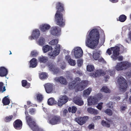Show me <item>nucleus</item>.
Segmentation results:
<instances>
[{
    "label": "nucleus",
    "instance_id": "nucleus-1",
    "mask_svg": "<svg viewBox=\"0 0 131 131\" xmlns=\"http://www.w3.org/2000/svg\"><path fill=\"white\" fill-rule=\"evenodd\" d=\"M100 38L99 32L96 29H92L88 36L86 45L88 47L94 49L98 45Z\"/></svg>",
    "mask_w": 131,
    "mask_h": 131
},
{
    "label": "nucleus",
    "instance_id": "nucleus-2",
    "mask_svg": "<svg viewBox=\"0 0 131 131\" xmlns=\"http://www.w3.org/2000/svg\"><path fill=\"white\" fill-rule=\"evenodd\" d=\"M56 6L57 10L54 17L55 22L56 24L60 27H63L65 23V20L63 18V14L65 13L64 4L58 2L56 3Z\"/></svg>",
    "mask_w": 131,
    "mask_h": 131
},
{
    "label": "nucleus",
    "instance_id": "nucleus-3",
    "mask_svg": "<svg viewBox=\"0 0 131 131\" xmlns=\"http://www.w3.org/2000/svg\"><path fill=\"white\" fill-rule=\"evenodd\" d=\"M58 40L55 39L49 42V44L51 45H56L55 49L53 51L48 53V55L50 56V58L54 59L55 57L59 54L60 50V45L58 44Z\"/></svg>",
    "mask_w": 131,
    "mask_h": 131
},
{
    "label": "nucleus",
    "instance_id": "nucleus-4",
    "mask_svg": "<svg viewBox=\"0 0 131 131\" xmlns=\"http://www.w3.org/2000/svg\"><path fill=\"white\" fill-rule=\"evenodd\" d=\"M130 64L127 61H122L118 62L115 67V69L117 71L125 70L130 67Z\"/></svg>",
    "mask_w": 131,
    "mask_h": 131
},
{
    "label": "nucleus",
    "instance_id": "nucleus-5",
    "mask_svg": "<svg viewBox=\"0 0 131 131\" xmlns=\"http://www.w3.org/2000/svg\"><path fill=\"white\" fill-rule=\"evenodd\" d=\"M118 82L121 91L125 92L126 91L127 87V84L126 80L123 77L119 78L118 80Z\"/></svg>",
    "mask_w": 131,
    "mask_h": 131
},
{
    "label": "nucleus",
    "instance_id": "nucleus-6",
    "mask_svg": "<svg viewBox=\"0 0 131 131\" xmlns=\"http://www.w3.org/2000/svg\"><path fill=\"white\" fill-rule=\"evenodd\" d=\"M49 123L52 125L59 124L61 122V118L60 116L57 115H51L49 118Z\"/></svg>",
    "mask_w": 131,
    "mask_h": 131
},
{
    "label": "nucleus",
    "instance_id": "nucleus-7",
    "mask_svg": "<svg viewBox=\"0 0 131 131\" xmlns=\"http://www.w3.org/2000/svg\"><path fill=\"white\" fill-rule=\"evenodd\" d=\"M81 81V79L79 77H76L74 78V80L69 83L68 87L70 89H77L78 83Z\"/></svg>",
    "mask_w": 131,
    "mask_h": 131
},
{
    "label": "nucleus",
    "instance_id": "nucleus-8",
    "mask_svg": "<svg viewBox=\"0 0 131 131\" xmlns=\"http://www.w3.org/2000/svg\"><path fill=\"white\" fill-rule=\"evenodd\" d=\"M110 49L113 51V55L111 56V57L114 60H116L117 59V56L119 54L120 48L119 47L116 46L111 47Z\"/></svg>",
    "mask_w": 131,
    "mask_h": 131
},
{
    "label": "nucleus",
    "instance_id": "nucleus-9",
    "mask_svg": "<svg viewBox=\"0 0 131 131\" xmlns=\"http://www.w3.org/2000/svg\"><path fill=\"white\" fill-rule=\"evenodd\" d=\"M26 119L28 125L32 129L37 125L31 116H27Z\"/></svg>",
    "mask_w": 131,
    "mask_h": 131
},
{
    "label": "nucleus",
    "instance_id": "nucleus-10",
    "mask_svg": "<svg viewBox=\"0 0 131 131\" xmlns=\"http://www.w3.org/2000/svg\"><path fill=\"white\" fill-rule=\"evenodd\" d=\"M88 81L82 80L78 83L77 90L79 91H82L84 90V88L88 85Z\"/></svg>",
    "mask_w": 131,
    "mask_h": 131
},
{
    "label": "nucleus",
    "instance_id": "nucleus-11",
    "mask_svg": "<svg viewBox=\"0 0 131 131\" xmlns=\"http://www.w3.org/2000/svg\"><path fill=\"white\" fill-rule=\"evenodd\" d=\"M74 55L76 58H80L83 54V51L80 47L75 48L74 49Z\"/></svg>",
    "mask_w": 131,
    "mask_h": 131
},
{
    "label": "nucleus",
    "instance_id": "nucleus-12",
    "mask_svg": "<svg viewBox=\"0 0 131 131\" xmlns=\"http://www.w3.org/2000/svg\"><path fill=\"white\" fill-rule=\"evenodd\" d=\"M56 64L54 62H52L51 63L49 64L48 66L49 69L53 72L54 74H57L59 72V68L56 67Z\"/></svg>",
    "mask_w": 131,
    "mask_h": 131
},
{
    "label": "nucleus",
    "instance_id": "nucleus-13",
    "mask_svg": "<svg viewBox=\"0 0 131 131\" xmlns=\"http://www.w3.org/2000/svg\"><path fill=\"white\" fill-rule=\"evenodd\" d=\"M89 118L88 116L78 117L75 118L76 121L79 125H81L85 123Z\"/></svg>",
    "mask_w": 131,
    "mask_h": 131
},
{
    "label": "nucleus",
    "instance_id": "nucleus-14",
    "mask_svg": "<svg viewBox=\"0 0 131 131\" xmlns=\"http://www.w3.org/2000/svg\"><path fill=\"white\" fill-rule=\"evenodd\" d=\"M40 34L39 30L38 29H35L33 30L31 36L29 37V39L32 40L38 38Z\"/></svg>",
    "mask_w": 131,
    "mask_h": 131
},
{
    "label": "nucleus",
    "instance_id": "nucleus-15",
    "mask_svg": "<svg viewBox=\"0 0 131 131\" xmlns=\"http://www.w3.org/2000/svg\"><path fill=\"white\" fill-rule=\"evenodd\" d=\"M68 98L66 95L60 97L58 100V105L59 106H61L65 104L68 101Z\"/></svg>",
    "mask_w": 131,
    "mask_h": 131
},
{
    "label": "nucleus",
    "instance_id": "nucleus-16",
    "mask_svg": "<svg viewBox=\"0 0 131 131\" xmlns=\"http://www.w3.org/2000/svg\"><path fill=\"white\" fill-rule=\"evenodd\" d=\"M106 73L101 70H97L94 72L90 74V76L94 78L99 77L101 75L103 76Z\"/></svg>",
    "mask_w": 131,
    "mask_h": 131
},
{
    "label": "nucleus",
    "instance_id": "nucleus-17",
    "mask_svg": "<svg viewBox=\"0 0 131 131\" xmlns=\"http://www.w3.org/2000/svg\"><path fill=\"white\" fill-rule=\"evenodd\" d=\"M14 128L17 129H21L23 123L21 121L20 119L16 120L13 123Z\"/></svg>",
    "mask_w": 131,
    "mask_h": 131
},
{
    "label": "nucleus",
    "instance_id": "nucleus-18",
    "mask_svg": "<svg viewBox=\"0 0 131 131\" xmlns=\"http://www.w3.org/2000/svg\"><path fill=\"white\" fill-rule=\"evenodd\" d=\"M46 92L48 93H51L53 92V86L51 84L48 83L44 85Z\"/></svg>",
    "mask_w": 131,
    "mask_h": 131
},
{
    "label": "nucleus",
    "instance_id": "nucleus-19",
    "mask_svg": "<svg viewBox=\"0 0 131 131\" xmlns=\"http://www.w3.org/2000/svg\"><path fill=\"white\" fill-rule=\"evenodd\" d=\"M61 30V28L58 27H53L51 30V33L53 35L57 36L59 35Z\"/></svg>",
    "mask_w": 131,
    "mask_h": 131
},
{
    "label": "nucleus",
    "instance_id": "nucleus-20",
    "mask_svg": "<svg viewBox=\"0 0 131 131\" xmlns=\"http://www.w3.org/2000/svg\"><path fill=\"white\" fill-rule=\"evenodd\" d=\"M89 105H94L97 104L98 102L97 99L95 97H90L88 100Z\"/></svg>",
    "mask_w": 131,
    "mask_h": 131
},
{
    "label": "nucleus",
    "instance_id": "nucleus-21",
    "mask_svg": "<svg viewBox=\"0 0 131 131\" xmlns=\"http://www.w3.org/2000/svg\"><path fill=\"white\" fill-rule=\"evenodd\" d=\"M73 101L75 104L79 106L82 105L83 104V102L81 100V98L77 96H76L73 98Z\"/></svg>",
    "mask_w": 131,
    "mask_h": 131
},
{
    "label": "nucleus",
    "instance_id": "nucleus-22",
    "mask_svg": "<svg viewBox=\"0 0 131 131\" xmlns=\"http://www.w3.org/2000/svg\"><path fill=\"white\" fill-rule=\"evenodd\" d=\"M54 80L57 82H59L62 84L66 85L67 83L66 79L62 76L56 77L54 79Z\"/></svg>",
    "mask_w": 131,
    "mask_h": 131
},
{
    "label": "nucleus",
    "instance_id": "nucleus-23",
    "mask_svg": "<svg viewBox=\"0 0 131 131\" xmlns=\"http://www.w3.org/2000/svg\"><path fill=\"white\" fill-rule=\"evenodd\" d=\"M8 71L4 67H0V76L2 77L6 76L8 74Z\"/></svg>",
    "mask_w": 131,
    "mask_h": 131
},
{
    "label": "nucleus",
    "instance_id": "nucleus-24",
    "mask_svg": "<svg viewBox=\"0 0 131 131\" xmlns=\"http://www.w3.org/2000/svg\"><path fill=\"white\" fill-rule=\"evenodd\" d=\"M107 121L103 120L101 121L102 125L104 127L109 128L111 126V124H113V121L111 119H107Z\"/></svg>",
    "mask_w": 131,
    "mask_h": 131
},
{
    "label": "nucleus",
    "instance_id": "nucleus-25",
    "mask_svg": "<svg viewBox=\"0 0 131 131\" xmlns=\"http://www.w3.org/2000/svg\"><path fill=\"white\" fill-rule=\"evenodd\" d=\"M101 51L95 50L93 52V57L94 59L96 60H98Z\"/></svg>",
    "mask_w": 131,
    "mask_h": 131
},
{
    "label": "nucleus",
    "instance_id": "nucleus-26",
    "mask_svg": "<svg viewBox=\"0 0 131 131\" xmlns=\"http://www.w3.org/2000/svg\"><path fill=\"white\" fill-rule=\"evenodd\" d=\"M66 59L70 65L74 66L75 65V61L71 59L70 56L69 55L66 56Z\"/></svg>",
    "mask_w": 131,
    "mask_h": 131
},
{
    "label": "nucleus",
    "instance_id": "nucleus-27",
    "mask_svg": "<svg viewBox=\"0 0 131 131\" xmlns=\"http://www.w3.org/2000/svg\"><path fill=\"white\" fill-rule=\"evenodd\" d=\"M38 59L40 63H45L47 61L48 58L47 57L41 56L38 57Z\"/></svg>",
    "mask_w": 131,
    "mask_h": 131
},
{
    "label": "nucleus",
    "instance_id": "nucleus-28",
    "mask_svg": "<svg viewBox=\"0 0 131 131\" xmlns=\"http://www.w3.org/2000/svg\"><path fill=\"white\" fill-rule=\"evenodd\" d=\"M50 27V26L49 25L44 24L40 26V29L41 31L45 32L49 29Z\"/></svg>",
    "mask_w": 131,
    "mask_h": 131
},
{
    "label": "nucleus",
    "instance_id": "nucleus-29",
    "mask_svg": "<svg viewBox=\"0 0 131 131\" xmlns=\"http://www.w3.org/2000/svg\"><path fill=\"white\" fill-rule=\"evenodd\" d=\"M30 63L29 67L30 68H35L37 65V59L35 58H33L31 59L30 61Z\"/></svg>",
    "mask_w": 131,
    "mask_h": 131
},
{
    "label": "nucleus",
    "instance_id": "nucleus-30",
    "mask_svg": "<svg viewBox=\"0 0 131 131\" xmlns=\"http://www.w3.org/2000/svg\"><path fill=\"white\" fill-rule=\"evenodd\" d=\"M87 111L89 113L92 114H93L95 115L99 113L98 111L97 110L91 107L88 108Z\"/></svg>",
    "mask_w": 131,
    "mask_h": 131
},
{
    "label": "nucleus",
    "instance_id": "nucleus-31",
    "mask_svg": "<svg viewBox=\"0 0 131 131\" xmlns=\"http://www.w3.org/2000/svg\"><path fill=\"white\" fill-rule=\"evenodd\" d=\"M52 49L53 48L51 46L48 45L43 46L42 48L43 51L44 53L50 50H52Z\"/></svg>",
    "mask_w": 131,
    "mask_h": 131
},
{
    "label": "nucleus",
    "instance_id": "nucleus-32",
    "mask_svg": "<svg viewBox=\"0 0 131 131\" xmlns=\"http://www.w3.org/2000/svg\"><path fill=\"white\" fill-rule=\"evenodd\" d=\"M8 96H5L2 100V102L3 105H8L10 103V101L9 98H7Z\"/></svg>",
    "mask_w": 131,
    "mask_h": 131
},
{
    "label": "nucleus",
    "instance_id": "nucleus-33",
    "mask_svg": "<svg viewBox=\"0 0 131 131\" xmlns=\"http://www.w3.org/2000/svg\"><path fill=\"white\" fill-rule=\"evenodd\" d=\"M6 91V87L4 83L2 82H0V93H2Z\"/></svg>",
    "mask_w": 131,
    "mask_h": 131
},
{
    "label": "nucleus",
    "instance_id": "nucleus-34",
    "mask_svg": "<svg viewBox=\"0 0 131 131\" xmlns=\"http://www.w3.org/2000/svg\"><path fill=\"white\" fill-rule=\"evenodd\" d=\"M13 118V116L12 115L7 116L3 119V120L5 122L8 123L12 120Z\"/></svg>",
    "mask_w": 131,
    "mask_h": 131
},
{
    "label": "nucleus",
    "instance_id": "nucleus-35",
    "mask_svg": "<svg viewBox=\"0 0 131 131\" xmlns=\"http://www.w3.org/2000/svg\"><path fill=\"white\" fill-rule=\"evenodd\" d=\"M126 18V16L124 15L123 14L120 16L118 19H117V20L121 22H124L125 21Z\"/></svg>",
    "mask_w": 131,
    "mask_h": 131
},
{
    "label": "nucleus",
    "instance_id": "nucleus-36",
    "mask_svg": "<svg viewBox=\"0 0 131 131\" xmlns=\"http://www.w3.org/2000/svg\"><path fill=\"white\" fill-rule=\"evenodd\" d=\"M101 91L106 93H109L111 92V90L106 86H103L101 89Z\"/></svg>",
    "mask_w": 131,
    "mask_h": 131
},
{
    "label": "nucleus",
    "instance_id": "nucleus-37",
    "mask_svg": "<svg viewBox=\"0 0 131 131\" xmlns=\"http://www.w3.org/2000/svg\"><path fill=\"white\" fill-rule=\"evenodd\" d=\"M48 104L49 105H51L56 104V101H55L53 98L49 99L48 101Z\"/></svg>",
    "mask_w": 131,
    "mask_h": 131
},
{
    "label": "nucleus",
    "instance_id": "nucleus-38",
    "mask_svg": "<svg viewBox=\"0 0 131 131\" xmlns=\"http://www.w3.org/2000/svg\"><path fill=\"white\" fill-rule=\"evenodd\" d=\"M45 40L44 38L41 37L39 39L38 44L41 46H42L45 44Z\"/></svg>",
    "mask_w": 131,
    "mask_h": 131
},
{
    "label": "nucleus",
    "instance_id": "nucleus-39",
    "mask_svg": "<svg viewBox=\"0 0 131 131\" xmlns=\"http://www.w3.org/2000/svg\"><path fill=\"white\" fill-rule=\"evenodd\" d=\"M92 91V89L89 88L84 91L83 94L85 96L88 95H89Z\"/></svg>",
    "mask_w": 131,
    "mask_h": 131
},
{
    "label": "nucleus",
    "instance_id": "nucleus-40",
    "mask_svg": "<svg viewBox=\"0 0 131 131\" xmlns=\"http://www.w3.org/2000/svg\"><path fill=\"white\" fill-rule=\"evenodd\" d=\"M104 112L109 116H112L113 114V112L110 109L107 108L104 111Z\"/></svg>",
    "mask_w": 131,
    "mask_h": 131
},
{
    "label": "nucleus",
    "instance_id": "nucleus-41",
    "mask_svg": "<svg viewBox=\"0 0 131 131\" xmlns=\"http://www.w3.org/2000/svg\"><path fill=\"white\" fill-rule=\"evenodd\" d=\"M87 70L91 72L94 70V66L92 65H88L87 66Z\"/></svg>",
    "mask_w": 131,
    "mask_h": 131
},
{
    "label": "nucleus",
    "instance_id": "nucleus-42",
    "mask_svg": "<svg viewBox=\"0 0 131 131\" xmlns=\"http://www.w3.org/2000/svg\"><path fill=\"white\" fill-rule=\"evenodd\" d=\"M40 78L41 79H44L47 78V73L42 72L39 75Z\"/></svg>",
    "mask_w": 131,
    "mask_h": 131
},
{
    "label": "nucleus",
    "instance_id": "nucleus-43",
    "mask_svg": "<svg viewBox=\"0 0 131 131\" xmlns=\"http://www.w3.org/2000/svg\"><path fill=\"white\" fill-rule=\"evenodd\" d=\"M32 130L33 131H45L43 129L39 128L37 125L35 126Z\"/></svg>",
    "mask_w": 131,
    "mask_h": 131
},
{
    "label": "nucleus",
    "instance_id": "nucleus-44",
    "mask_svg": "<svg viewBox=\"0 0 131 131\" xmlns=\"http://www.w3.org/2000/svg\"><path fill=\"white\" fill-rule=\"evenodd\" d=\"M43 97L42 95L41 94H38L37 96V100L39 102H41L43 99Z\"/></svg>",
    "mask_w": 131,
    "mask_h": 131
},
{
    "label": "nucleus",
    "instance_id": "nucleus-45",
    "mask_svg": "<svg viewBox=\"0 0 131 131\" xmlns=\"http://www.w3.org/2000/svg\"><path fill=\"white\" fill-rule=\"evenodd\" d=\"M36 110L34 108H31L29 110V112L30 114L31 115H34L36 113Z\"/></svg>",
    "mask_w": 131,
    "mask_h": 131
},
{
    "label": "nucleus",
    "instance_id": "nucleus-46",
    "mask_svg": "<svg viewBox=\"0 0 131 131\" xmlns=\"http://www.w3.org/2000/svg\"><path fill=\"white\" fill-rule=\"evenodd\" d=\"M38 53L36 51L34 50L31 52L30 55L33 57H36L38 55Z\"/></svg>",
    "mask_w": 131,
    "mask_h": 131
},
{
    "label": "nucleus",
    "instance_id": "nucleus-47",
    "mask_svg": "<svg viewBox=\"0 0 131 131\" xmlns=\"http://www.w3.org/2000/svg\"><path fill=\"white\" fill-rule=\"evenodd\" d=\"M83 60L81 59H79L77 60L78 66L79 67L81 66L83 63Z\"/></svg>",
    "mask_w": 131,
    "mask_h": 131
},
{
    "label": "nucleus",
    "instance_id": "nucleus-48",
    "mask_svg": "<svg viewBox=\"0 0 131 131\" xmlns=\"http://www.w3.org/2000/svg\"><path fill=\"white\" fill-rule=\"evenodd\" d=\"M103 103L100 102L99 103L97 106V108L99 110H101L102 108Z\"/></svg>",
    "mask_w": 131,
    "mask_h": 131
},
{
    "label": "nucleus",
    "instance_id": "nucleus-49",
    "mask_svg": "<svg viewBox=\"0 0 131 131\" xmlns=\"http://www.w3.org/2000/svg\"><path fill=\"white\" fill-rule=\"evenodd\" d=\"M88 128L90 130L93 129L94 128V125L93 123L89 124L88 127Z\"/></svg>",
    "mask_w": 131,
    "mask_h": 131
},
{
    "label": "nucleus",
    "instance_id": "nucleus-50",
    "mask_svg": "<svg viewBox=\"0 0 131 131\" xmlns=\"http://www.w3.org/2000/svg\"><path fill=\"white\" fill-rule=\"evenodd\" d=\"M27 84V81L25 80H23L22 81V86L24 87H26Z\"/></svg>",
    "mask_w": 131,
    "mask_h": 131
},
{
    "label": "nucleus",
    "instance_id": "nucleus-51",
    "mask_svg": "<svg viewBox=\"0 0 131 131\" xmlns=\"http://www.w3.org/2000/svg\"><path fill=\"white\" fill-rule=\"evenodd\" d=\"M77 110V108L76 107L74 106H73L72 107V110L71 112L72 113H74L76 112Z\"/></svg>",
    "mask_w": 131,
    "mask_h": 131
},
{
    "label": "nucleus",
    "instance_id": "nucleus-52",
    "mask_svg": "<svg viewBox=\"0 0 131 131\" xmlns=\"http://www.w3.org/2000/svg\"><path fill=\"white\" fill-rule=\"evenodd\" d=\"M107 73L111 76H113L114 75L115 72L114 71H108Z\"/></svg>",
    "mask_w": 131,
    "mask_h": 131
},
{
    "label": "nucleus",
    "instance_id": "nucleus-53",
    "mask_svg": "<svg viewBox=\"0 0 131 131\" xmlns=\"http://www.w3.org/2000/svg\"><path fill=\"white\" fill-rule=\"evenodd\" d=\"M131 34V32L129 34V36L128 38H126L125 39V41L126 42L128 43H129L130 42V41L131 40V39L130 37V35Z\"/></svg>",
    "mask_w": 131,
    "mask_h": 131
},
{
    "label": "nucleus",
    "instance_id": "nucleus-54",
    "mask_svg": "<svg viewBox=\"0 0 131 131\" xmlns=\"http://www.w3.org/2000/svg\"><path fill=\"white\" fill-rule=\"evenodd\" d=\"M100 119H101V116H97L94 117L93 119V121L97 120Z\"/></svg>",
    "mask_w": 131,
    "mask_h": 131
},
{
    "label": "nucleus",
    "instance_id": "nucleus-55",
    "mask_svg": "<svg viewBox=\"0 0 131 131\" xmlns=\"http://www.w3.org/2000/svg\"><path fill=\"white\" fill-rule=\"evenodd\" d=\"M113 104V103L112 102H110L108 103L107 104V106L108 107L111 108Z\"/></svg>",
    "mask_w": 131,
    "mask_h": 131
},
{
    "label": "nucleus",
    "instance_id": "nucleus-56",
    "mask_svg": "<svg viewBox=\"0 0 131 131\" xmlns=\"http://www.w3.org/2000/svg\"><path fill=\"white\" fill-rule=\"evenodd\" d=\"M112 50H111V49L110 48H108L107 49L106 52L109 55H110L112 54Z\"/></svg>",
    "mask_w": 131,
    "mask_h": 131
},
{
    "label": "nucleus",
    "instance_id": "nucleus-57",
    "mask_svg": "<svg viewBox=\"0 0 131 131\" xmlns=\"http://www.w3.org/2000/svg\"><path fill=\"white\" fill-rule=\"evenodd\" d=\"M117 59H118V60L119 61H121L123 60V57L122 56H120L119 57L117 56Z\"/></svg>",
    "mask_w": 131,
    "mask_h": 131
},
{
    "label": "nucleus",
    "instance_id": "nucleus-58",
    "mask_svg": "<svg viewBox=\"0 0 131 131\" xmlns=\"http://www.w3.org/2000/svg\"><path fill=\"white\" fill-rule=\"evenodd\" d=\"M68 111L66 109H64L63 112V115L64 116H65L66 115L67 113H68Z\"/></svg>",
    "mask_w": 131,
    "mask_h": 131
},
{
    "label": "nucleus",
    "instance_id": "nucleus-59",
    "mask_svg": "<svg viewBox=\"0 0 131 131\" xmlns=\"http://www.w3.org/2000/svg\"><path fill=\"white\" fill-rule=\"evenodd\" d=\"M98 98L99 99H101L103 97L102 94L101 93L98 94L97 95Z\"/></svg>",
    "mask_w": 131,
    "mask_h": 131
},
{
    "label": "nucleus",
    "instance_id": "nucleus-60",
    "mask_svg": "<svg viewBox=\"0 0 131 131\" xmlns=\"http://www.w3.org/2000/svg\"><path fill=\"white\" fill-rule=\"evenodd\" d=\"M25 114L26 115V117H27V116H30L28 114V112L27 111V110H25Z\"/></svg>",
    "mask_w": 131,
    "mask_h": 131
},
{
    "label": "nucleus",
    "instance_id": "nucleus-61",
    "mask_svg": "<svg viewBox=\"0 0 131 131\" xmlns=\"http://www.w3.org/2000/svg\"><path fill=\"white\" fill-rule=\"evenodd\" d=\"M109 1L113 3H116L118 1V0H109Z\"/></svg>",
    "mask_w": 131,
    "mask_h": 131
},
{
    "label": "nucleus",
    "instance_id": "nucleus-62",
    "mask_svg": "<svg viewBox=\"0 0 131 131\" xmlns=\"http://www.w3.org/2000/svg\"><path fill=\"white\" fill-rule=\"evenodd\" d=\"M126 107L124 106H121V110L122 111H124L126 109Z\"/></svg>",
    "mask_w": 131,
    "mask_h": 131
},
{
    "label": "nucleus",
    "instance_id": "nucleus-63",
    "mask_svg": "<svg viewBox=\"0 0 131 131\" xmlns=\"http://www.w3.org/2000/svg\"><path fill=\"white\" fill-rule=\"evenodd\" d=\"M27 105H29L30 106H32V103L31 102L29 101H27Z\"/></svg>",
    "mask_w": 131,
    "mask_h": 131
},
{
    "label": "nucleus",
    "instance_id": "nucleus-64",
    "mask_svg": "<svg viewBox=\"0 0 131 131\" xmlns=\"http://www.w3.org/2000/svg\"><path fill=\"white\" fill-rule=\"evenodd\" d=\"M98 61L100 62H101L104 60V59L103 58H102L100 59H98Z\"/></svg>",
    "mask_w": 131,
    "mask_h": 131
}]
</instances>
